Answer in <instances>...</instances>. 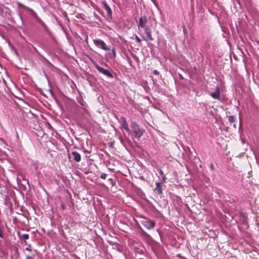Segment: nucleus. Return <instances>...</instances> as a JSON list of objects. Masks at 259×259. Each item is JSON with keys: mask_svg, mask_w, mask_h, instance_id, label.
I'll return each instance as SVG.
<instances>
[{"mask_svg": "<svg viewBox=\"0 0 259 259\" xmlns=\"http://www.w3.org/2000/svg\"><path fill=\"white\" fill-rule=\"evenodd\" d=\"M25 249L26 250H28V251H31V246H30V245L29 244L28 247H27Z\"/></svg>", "mask_w": 259, "mask_h": 259, "instance_id": "nucleus-18", "label": "nucleus"}, {"mask_svg": "<svg viewBox=\"0 0 259 259\" xmlns=\"http://www.w3.org/2000/svg\"><path fill=\"white\" fill-rule=\"evenodd\" d=\"M211 169H213V168L212 164H211Z\"/></svg>", "mask_w": 259, "mask_h": 259, "instance_id": "nucleus-24", "label": "nucleus"}, {"mask_svg": "<svg viewBox=\"0 0 259 259\" xmlns=\"http://www.w3.org/2000/svg\"><path fill=\"white\" fill-rule=\"evenodd\" d=\"M142 224L147 229H151L155 226V222L153 221L146 219L142 222Z\"/></svg>", "mask_w": 259, "mask_h": 259, "instance_id": "nucleus-6", "label": "nucleus"}, {"mask_svg": "<svg viewBox=\"0 0 259 259\" xmlns=\"http://www.w3.org/2000/svg\"><path fill=\"white\" fill-rule=\"evenodd\" d=\"M210 96L214 99L221 101V92L220 89L218 86L215 87L214 92L211 93Z\"/></svg>", "mask_w": 259, "mask_h": 259, "instance_id": "nucleus-7", "label": "nucleus"}, {"mask_svg": "<svg viewBox=\"0 0 259 259\" xmlns=\"http://www.w3.org/2000/svg\"><path fill=\"white\" fill-rule=\"evenodd\" d=\"M131 127L133 133V136L136 138H140L143 135L144 130L140 128L139 125L135 121H132L131 122Z\"/></svg>", "mask_w": 259, "mask_h": 259, "instance_id": "nucleus-2", "label": "nucleus"}, {"mask_svg": "<svg viewBox=\"0 0 259 259\" xmlns=\"http://www.w3.org/2000/svg\"><path fill=\"white\" fill-rule=\"evenodd\" d=\"M68 158L69 159H72L76 162H78L80 161L81 156L79 153L76 151H73L71 153V155L70 154H68Z\"/></svg>", "mask_w": 259, "mask_h": 259, "instance_id": "nucleus-9", "label": "nucleus"}, {"mask_svg": "<svg viewBox=\"0 0 259 259\" xmlns=\"http://www.w3.org/2000/svg\"><path fill=\"white\" fill-rule=\"evenodd\" d=\"M233 126L234 127V128H236V124H234Z\"/></svg>", "mask_w": 259, "mask_h": 259, "instance_id": "nucleus-23", "label": "nucleus"}, {"mask_svg": "<svg viewBox=\"0 0 259 259\" xmlns=\"http://www.w3.org/2000/svg\"><path fill=\"white\" fill-rule=\"evenodd\" d=\"M90 60L91 61V62L93 63V64L95 66L96 68L98 70V71L100 72L101 73L104 74V75L106 76L107 77L113 78V76L112 74V73L109 71L108 70L105 69L103 68V67L100 66L94 60H93L92 58H90Z\"/></svg>", "mask_w": 259, "mask_h": 259, "instance_id": "nucleus-3", "label": "nucleus"}, {"mask_svg": "<svg viewBox=\"0 0 259 259\" xmlns=\"http://www.w3.org/2000/svg\"><path fill=\"white\" fill-rule=\"evenodd\" d=\"M94 44L98 48L104 51L109 50L110 49L107 46L105 42L100 39H95L93 40Z\"/></svg>", "mask_w": 259, "mask_h": 259, "instance_id": "nucleus-5", "label": "nucleus"}, {"mask_svg": "<svg viewBox=\"0 0 259 259\" xmlns=\"http://www.w3.org/2000/svg\"><path fill=\"white\" fill-rule=\"evenodd\" d=\"M0 238H4V235H3V233L1 230H0Z\"/></svg>", "mask_w": 259, "mask_h": 259, "instance_id": "nucleus-20", "label": "nucleus"}, {"mask_svg": "<svg viewBox=\"0 0 259 259\" xmlns=\"http://www.w3.org/2000/svg\"><path fill=\"white\" fill-rule=\"evenodd\" d=\"M20 238L24 240H27L29 238V235L28 234H24Z\"/></svg>", "mask_w": 259, "mask_h": 259, "instance_id": "nucleus-13", "label": "nucleus"}, {"mask_svg": "<svg viewBox=\"0 0 259 259\" xmlns=\"http://www.w3.org/2000/svg\"><path fill=\"white\" fill-rule=\"evenodd\" d=\"M107 175L105 173H102L100 176V178L102 179H106Z\"/></svg>", "mask_w": 259, "mask_h": 259, "instance_id": "nucleus-15", "label": "nucleus"}, {"mask_svg": "<svg viewBox=\"0 0 259 259\" xmlns=\"http://www.w3.org/2000/svg\"><path fill=\"white\" fill-rule=\"evenodd\" d=\"M156 23V19L154 17L150 16L148 19L145 15L141 16L139 19L138 23V28L139 33L142 35L143 31L145 34V36H143V38L145 40H154L152 36V31L153 27V24Z\"/></svg>", "mask_w": 259, "mask_h": 259, "instance_id": "nucleus-1", "label": "nucleus"}, {"mask_svg": "<svg viewBox=\"0 0 259 259\" xmlns=\"http://www.w3.org/2000/svg\"><path fill=\"white\" fill-rule=\"evenodd\" d=\"M18 5L19 6H21V7H23L24 8H25L27 11H28V12H30V14L32 15V16L35 19V20L39 23H40V24H41L42 25H44V23L43 22V21L38 17V16H37V14L35 12H34L32 9L28 7H26L24 5H23V4H20V3H18Z\"/></svg>", "mask_w": 259, "mask_h": 259, "instance_id": "nucleus-4", "label": "nucleus"}, {"mask_svg": "<svg viewBox=\"0 0 259 259\" xmlns=\"http://www.w3.org/2000/svg\"><path fill=\"white\" fill-rule=\"evenodd\" d=\"M61 207L63 209H65V205L64 204H61Z\"/></svg>", "mask_w": 259, "mask_h": 259, "instance_id": "nucleus-22", "label": "nucleus"}, {"mask_svg": "<svg viewBox=\"0 0 259 259\" xmlns=\"http://www.w3.org/2000/svg\"><path fill=\"white\" fill-rule=\"evenodd\" d=\"M228 120L230 123L234 122L235 121V117L233 115L229 116L228 117Z\"/></svg>", "mask_w": 259, "mask_h": 259, "instance_id": "nucleus-12", "label": "nucleus"}, {"mask_svg": "<svg viewBox=\"0 0 259 259\" xmlns=\"http://www.w3.org/2000/svg\"><path fill=\"white\" fill-rule=\"evenodd\" d=\"M155 190L158 191L159 194L162 193L161 186L160 183L158 182L156 183Z\"/></svg>", "mask_w": 259, "mask_h": 259, "instance_id": "nucleus-11", "label": "nucleus"}, {"mask_svg": "<svg viewBox=\"0 0 259 259\" xmlns=\"http://www.w3.org/2000/svg\"><path fill=\"white\" fill-rule=\"evenodd\" d=\"M116 56V52L114 48L112 49V58H115Z\"/></svg>", "mask_w": 259, "mask_h": 259, "instance_id": "nucleus-14", "label": "nucleus"}, {"mask_svg": "<svg viewBox=\"0 0 259 259\" xmlns=\"http://www.w3.org/2000/svg\"><path fill=\"white\" fill-rule=\"evenodd\" d=\"M102 4L104 9L106 10L107 12V18L109 19H112V11L110 7L108 6L107 3L105 1H102Z\"/></svg>", "mask_w": 259, "mask_h": 259, "instance_id": "nucleus-8", "label": "nucleus"}, {"mask_svg": "<svg viewBox=\"0 0 259 259\" xmlns=\"http://www.w3.org/2000/svg\"><path fill=\"white\" fill-rule=\"evenodd\" d=\"M120 120L122 127L125 129L126 131L130 132V130L128 128V124L126 122L125 118L123 116H122L120 117Z\"/></svg>", "mask_w": 259, "mask_h": 259, "instance_id": "nucleus-10", "label": "nucleus"}, {"mask_svg": "<svg viewBox=\"0 0 259 259\" xmlns=\"http://www.w3.org/2000/svg\"><path fill=\"white\" fill-rule=\"evenodd\" d=\"M135 38H136V40H137V41L138 42H139V43L141 42V39L139 36H138L137 35H136V37H135Z\"/></svg>", "mask_w": 259, "mask_h": 259, "instance_id": "nucleus-16", "label": "nucleus"}, {"mask_svg": "<svg viewBox=\"0 0 259 259\" xmlns=\"http://www.w3.org/2000/svg\"><path fill=\"white\" fill-rule=\"evenodd\" d=\"M26 259H33L32 257L30 256H27Z\"/></svg>", "mask_w": 259, "mask_h": 259, "instance_id": "nucleus-21", "label": "nucleus"}, {"mask_svg": "<svg viewBox=\"0 0 259 259\" xmlns=\"http://www.w3.org/2000/svg\"><path fill=\"white\" fill-rule=\"evenodd\" d=\"M62 29L63 30V31H65L64 27L62 26Z\"/></svg>", "mask_w": 259, "mask_h": 259, "instance_id": "nucleus-25", "label": "nucleus"}, {"mask_svg": "<svg viewBox=\"0 0 259 259\" xmlns=\"http://www.w3.org/2000/svg\"><path fill=\"white\" fill-rule=\"evenodd\" d=\"M178 76H179V78L180 80H182L184 79V77L181 74L178 73Z\"/></svg>", "mask_w": 259, "mask_h": 259, "instance_id": "nucleus-17", "label": "nucleus"}, {"mask_svg": "<svg viewBox=\"0 0 259 259\" xmlns=\"http://www.w3.org/2000/svg\"><path fill=\"white\" fill-rule=\"evenodd\" d=\"M159 73V72L157 70H154L153 71V74L155 75H158Z\"/></svg>", "mask_w": 259, "mask_h": 259, "instance_id": "nucleus-19", "label": "nucleus"}]
</instances>
